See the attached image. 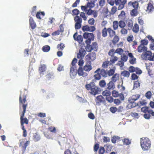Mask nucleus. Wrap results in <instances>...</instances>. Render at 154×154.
<instances>
[{
	"mask_svg": "<svg viewBox=\"0 0 154 154\" xmlns=\"http://www.w3.org/2000/svg\"><path fill=\"white\" fill-rule=\"evenodd\" d=\"M140 83L138 81L134 82V88H136L140 86Z\"/></svg>",
	"mask_w": 154,
	"mask_h": 154,
	"instance_id": "nucleus-57",
	"label": "nucleus"
},
{
	"mask_svg": "<svg viewBox=\"0 0 154 154\" xmlns=\"http://www.w3.org/2000/svg\"><path fill=\"white\" fill-rule=\"evenodd\" d=\"M137 50L138 52L140 53L143 52H145L147 50V48L144 46H142L140 45L139 46Z\"/></svg>",
	"mask_w": 154,
	"mask_h": 154,
	"instance_id": "nucleus-20",
	"label": "nucleus"
},
{
	"mask_svg": "<svg viewBox=\"0 0 154 154\" xmlns=\"http://www.w3.org/2000/svg\"><path fill=\"white\" fill-rule=\"evenodd\" d=\"M121 74L122 76L127 78H129L130 75L129 72L126 70L122 72Z\"/></svg>",
	"mask_w": 154,
	"mask_h": 154,
	"instance_id": "nucleus-21",
	"label": "nucleus"
},
{
	"mask_svg": "<svg viewBox=\"0 0 154 154\" xmlns=\"http://www.w3.org/2000/svg\"><path fill=\"white\" fill-rule=\"evenodd\" d=\"M77 74V71L74 67H72L70 68L69 75L72 79H74Z\"/></svg>",
	"mask_w": 154,
	"mask_h": 154,
	"instance_id": "nucleus-14",
	"label": "nucleus"
},
{
	"mask_svg": "<svg viewBox=\"0 0 154 154\" xmlns=\"http://www.w3.org/2000/svg\"><path fill=\"white\" fill-rule=\"evenodd\" d=\"M153 9V6L151 3H149L147 7V11L148 12H151Z\"/></svg>",
	"mask_w": 154,
	"mask_h": 154,
	"instance_id": "nucleus-32",
	"label": "nucleus"
},
{
	"mask_svg": "<svg viewBox=\"0 0 154 154\" xmlns=\"http://www.w3.org/2000/svg\"><path fill=\"white\" fill-rule=\"evenodd\" d=\"M108 29L106 28H104L102 30V36L105 37L107 35Z\"/></svg>",
	"mask_w": 154,
	"mask_h": 154,
	"instance_id": "nucleus-30",
	"label": "nucleus"
},
{
	"mask_svg": "<svg viewBox=\"0 0 154 154\" xmlns=\"http://www.w3.org/2000/svg\"><path fill=\"white\" fill-rule=\"evenodd\" d=\"M91 46L93 50L95 51H97L98 48V46L96 42H93Z\"/></svg>",
	"mask_w": 154,
	"mask_h": 154,
	"instance_id": "nucleus-27",
	"label": "nucleus"
},
{
	"mask_svg": "<svg viewBox=\"0 0 154 154\" xmlns=\"http://www.w3.org/2000/svg\"><path fill=\"white\" fill-rule=\"evenodd\" d=\"M48 130L51 132L56 133V129L55 127L53 126L49 127L48 128Z\"/></svg>",
	"mask_w": 154,
	"mask_h": 154,
	"instance_id": "nucleus-46",
	"label": "nucleus"
},
{
	"mask_svg": "<svg viewBox=\"0 0 154 154\" xmlns=\"http://www.w3.org/2000/svg\"><path fill=\"white\" fill-rule=\"evenodd\" d=\"M100 71V69L98 68L96 71H95L94 72L95 73H96L94 77L95 79L99 80H100L101 77V75L100 73L99 72Z\"/></svg>",
	"mask_w": 154,
	"mask_h": 154,
	"instance_id": "nucleus-17",
	"label": "nucleus"
},
{
	"mask_svg": "<svg viewBox=\"0 0 154 154\" xmlns=\"http://www.w3.org/2000/svg\"><path fill=\"white\" fill-rule=\"evenodd\" d=\"M142 57L143 59L153 60V56L152 53L149 51H147L144 54H142Z\"/></svg>",
	"mask_w": 154,
	"mask_h": 154,
	"instance_id": "nucleus-8",
	"label": "nucleus"
},
{
	"mask_svg": "<svg viewBox=\"0 0 154 154\" xmlns=\"http://www.w3.org/2000/svg\"><path fill=\"white\" fill-rule=\"evenodd\" d=\"M149 108V107L147 106L143 107L141 109V111L143 112L146 113L148 112V111L149 110H148Z\"/></svg>",
	"mask_w": 154,
	"mask_h": 154,
	"instance_id": "nucleus-56",
	"label": "nucleus"
},
{
	"mask_svg": "<svg viewBox=\"0 0 154 154\" xmlns=\"http://www.w3.org/2000/svg\"><path fill=\"white\" fill-rule=\"evenodd\" d=\"M110 110L112 113H114L117 111V108L116 107H112L110 108Z\"/></svg>",
	"mask_w": 154,
	"mask_h": 154,
	"instance_id": "nucleus-64",
	"label": "nucleus"
},
{
	"mask_svg": "<svg viewBox=\"0 0 154 154\" xmlns=\"http://www.w3.org/2000/svg\"><path fill=\"white\" fill-rule=\"evenodd\" d=\"M36 9V6H34L32 8L31 13L32 15L34 16L35 14Z\"/></svg>",
	"mask_w": 154,
	"mask_h": 154,
	"instance_id": "nucleus-50",
	"label": "nucleus"
},
{
	"mask_svg": "<svg viewBox=\"0 0 154 154\" xmlns=\"http://www.w3.org/2000/svg\"><path fill=\"white\" fill-rule=\"evenodd\" d=\"M33 139L35 141H38L40 139V137L37 134H35L33 136Z\"/></svg>",
	"mask_w": 154,
	"mask_h": 154,
	"instance_id": "nucleus-41",
	"label": "nucleus"
},
{
	"mask_svg": "<svg viewBox=\"0 0 154 154\" xmlns=\"http://www.w3.org/2000/svg\"><path fill=\"white\" fill-rule=\"evenodd\" d=\"M65 46L64 45L63 43H60V44H58L57 46V48L59 50H63Z\"/></svg>",
	"mask_w": 154,
	"mask_h": 154,
	"instance_id": "nucleus-40",
	"label": "nucleus"
},
{
	"mask_svg": "<svg viewBox=\"0 0 154 154\" xmlns=\"http://www.w3.org/2000/svg\"><path fill=\"white\" fill-rule=\"evenodd\" d=\"M45 15V13L44 12H38L36 15V17L37 18L39 19H41V16L43 17Z\"/></svg>",
	"mask_w": 154,
	"mask_h": 154,
	"instance_id": "nucleus-24",
	"label": "nucleus"
},
{
	"mask_svg": "<svg viewBox=\"0 0 154 154\" xmlns=\"http://www.w3.org/2000/svg\"><path fill=\"white\" fill-rule=\"evenodd\" d=\"M83 38L82 36L81 35H79L76 38V40L79 42L80 44H84V42H83Z\"/></svg>",
	"mask_w": 154,
	"mask_h": 154,
	"instance_id": "nucleus-26",
	"label": "nucleus"
},
{
	"mask_svg": "<svg viewBox=\"0 0 154 154\" xmlns=\"http://www.w3.org/2000/svg\"><path fill=\"white\" fill-rule=\"evenodd\" d=\"M120 32L121 33L122 35L126 34L128 33L127 29L125 28H121Z\"/></svg>",
	"mask_w": 154,
	"mask_h": 154,
	"instance_id": "nucleus-47",
	"label": "nucleus"
},
{
	"mask_svg": "<svg viewBox=\"0 0 154 154\" xmlns=\"http://www.w3.org/2000/svg\"><path fill=\"white\" fill-rule=\"evenodd\" d=\"M74 20L75 22V28L76 29H80L82 26V18L78 16H76L74 17Z\"/></svg>",
	"mask_w": 154,
	"mask_h": 154,
	"instance_id": "nucleus-6",
	"label": "nucleus"
},
{
	"mask_svg": "<svg viewBox=\"0 0 154 154\" xmlns=\"http://www.w3.org/2000/svg\"><path fill=\"white\" fill-rule=\"evenodd\" d=\"M118 60V57L116 56H113L111 57L110 62L111 63V64L112 63H114L115 62L117 61Z\"/></svg>",
	"mask_w": 154,
	"mask_h": 154,
	"instance_id": "nucleus-39",
	"label": "nucleus"
},
{
	"mask_svg": "<svg viewBox=\"0 0 154 154\" xmlns=\"http://www.w3.org/2000/svg\"><path fill=\"white\" fill-rule=\"evenodd\" d=\"M102 94L103 96H106V97H107L110 94V92L109 91L106 90L103 91Z\"/></svg>",
	"mask_w": 154,
	"mask_h": 154,
	"instance_id": "nucleus-48",
	"label": "nucleus"
},
{
	"mask_svg": "<svg viewBox=\"0 0 154 154\" xmlns=\"http://www.w3.org/2000/svg\"><path fill=\"white\" fill-rule=\"evenodd\" d=\"M107 88L109 90L113 89L115 87L114 82L111 81H110L109 83L107 84Z\"/></svg>",
	"mask_w": 154,
	"mask_h": 154,
	"instance_id": "nucleus-19",
	"label": "nucleus"
},
{
	"mask_svg": "<svg viewBox=\"0 0 154 154\" xmlns=\"http://www.w3.org/2000/svg\"><path fill=\"white\" fill-rule=\"evenodd\" d=\"M152 95V93L150 91L147 92L145 94V96L148 99L150 98Z\"/></svg>",
	"mask_w": 154,
	"mask_h": 154,
	"instance_id": "nucleus-51",
	"label": "nucleus"
},
{
	"mask_svg": "<svg viewBox=\"0 0 154 154\" xmlns=\"http://www.w3.org/2000/svg\"><path fill=\"white\" fill-rule=\"evenodd\" d=\"M100 75L104 77H106L108 75V73L107 71L104 70V69H100V71L99 72Z\"/></svg>",
	"mask_w": 154,
	"mask_h": 154,
	"instance_id": "nucleus-23",
	"label": "nucleus"
},
{
	"mask_svg": "<svg viewBox=\"0 0 154 154\" xmlns=\"http://www.w3.org/2000/svg\"><path fill=\"white\" fill-rule=\"evenodd\" d=\"M50 47L48 45L44 46L42 48V50L43 51L45 52H48L50 51Z\"/></svg>",
	"mask_w": 154,
	"mask_h": 154,
	"instance_id": "nucleus-31",
	"label": "nucleus"
},
{
	"mask_svg": "<svg viewBox=\"0 0 154 154\" xmlns=\"http://www.w3.org/2000/svg\"><path fill=\"white\" fill-rule=\"evenodd\" d=\"M117 8L116 6L113 7L111 11V13L112 14H114L117 11Z\"/></svg>",
	"mask_w": 154,
	"mask_h": 154,
	"instance_id": "nucleus-62",
	"label": "nucleus"
},
{
	"mask_svg": "<svg viewBox=\"0 0 154 154\" xmlns=\"http://www.w3.org/2000/svg\"><path fill=\"white\" fill-rule=\"evenodd\" d=\"M106 99L110 103H111L113 101V98L111 97H106Z\"/></svg>",
	"mask_w": 154,
	"mask_h": 154,
	"instance_id": "nucleus-59",
	"label": "nucleus"
},
{
	"mask_svg": "<svg viewBox=\"0 0 154 154\" xmlns=\"http://www.w3.org/2000/svg\"><path fill=\"white\" fill-rule=\"evenodd\" d=\"M22 129L23 131V136L24 137H26L27 136V133L24 127H22Z\"/></svg>",
	"mask_w": 154,
	"mask_h": 154,
	"instance_id": "nucleus-52",
	"label": "nucleus"
},
{
	"mask_svg": "<svg viewBox=\"0 0 154 154\" xmlns=\"http://www.w3.org/2000/svg\"><path fill=\"white\" fill-rule=\"evenodd\" d=\"M86 52L84 48H81L77 54V57L79 59H82L85 56Z\"/></svg>",
	"mask_w": 154,
	"mask_h": 154,
	"instance_id": "nucleus-11",
	"label": "nucleus"
},
{
	"mask_svg": "<svg viewBox=\"0 0 154 154\" xmlns=\"http://www.w3.org/2000/svg\"><path fill=\"white\" fill-rule=\"evenodd\" d=\"M84 38L86 39L85 42L86 44H90L91 41L94 39V36L92 33L85 32L83 34Z\"/></svg>",
	"mask_w": 154,
	"mask_h": 154,
	"instance_id": "nucleus-4",
	"label": "nucleus"
},
{
	"mask_svg": "<svg viewBox=\"0 0 154 154\" xmlns=\"http://www.w3.org/2000/svg\"><path fill=\"white\" fill-rule=\"evenodd\" d=\"M126 2V0H115L116 5L119 6L118 8V10L122 9L124 7L125 5Z\"/></svg>",
	"mask_w": 154,
	"mask_h": 154,
	"instance_id": "nucleus-7",
	"label": "nucleus"
},
{
	"mask_svg": "<svg viewBox=\"0 0 154 154\" xmlns=\"http://www.w3.org/2000/svg\"><path fill=\"white\" fill-rule=\"evenodd\" d=\"M80 16L84 20H86L87 19V17L85 15V14L83 12H81L80 14Z\"/></svg>",
	"mask_w": 154,
	"mask_h": 154,
	"instance_id": "nucleus-55",
	"label": "nucleus"
},
{
	"mask_svg": "<svg viewBox=\"0 0 154 154\" xmlns=\"http://www.w3.org/2000/svg\"><path fill=\"white\" fill-rule=\"evenodd\" d=\"M19 102L20 108L22 106L23 109V111L21 113L20 117L21 125L22 127H24V124H27L28 123L29 121L27 118H24L25 113L26 111V108L28 105V103L26 100V96L24 94H22L21 93H20Z\"/></svg>",
	"mask_w": 154,
	"mask_h": 154,
	"instance_id": "nucleus-1",
	"label": "nucleus"
},
{
	"mask_svg": "<svg viewBox=\"0 0 154 154\" xmlns=\"http://www.w3.org/2000/svg\"><path fill=\"white\" fill-rule=\"evenodd\" d=\"M119 26L121 28H124L125 27L126 24L125 22L120 20L119 22Z\"/></svg>",
	"mask_w": 154,
	"mask_h": 154,
	"instance_id": "nucleus-36",
	"label": "nucleus"
},
{
	"mask_svg": "<svg viewBox=\"0 0 154 154\" xmlns=\"http://www.w3.org/2000/svg\"><path fill=\"white\" fill-rule=\"evenodd\" d=\"M23 141L20 142L19 144V146L21 147L22 151L24 152L26 150V148L29 144L30 141L29 140L27 141L24 144H23Z\"/></svg>",
	"mask_w": 154,
	"mask_h": 154,
	"instance_id": "nucleus-12",
	"label": "nucleus"
},
{
	"mask_svg": "<svg viewBox=\"0 0 154 154\" xmlns=\"http://www.w3.org/2000/svg\"><path fill=\"white\" fill-rule=\"evenodd\" d=\"M133 31L135 33H137L139 31V26L138 24H136L134 26L133 28Z\"/></svg>",
	"mask_w": 154,
	"mask_h": 154,
	"instance_id": "nucleus-37",
	"label": "nucleus"
},
{
	"mask_svg": "<svg viewBox=\"0 0 154 154\" xmlns=\"http://www.w3.org/2000/svg\"><path fill=\"white\" fill-rule=\"evenodd\" d=\"M108 32L109 37L112 38L116 34V32L110 28H108Z\"/></svg>",
	"mask_w": 154,
	"mask_h": 154,
	"instance_id": "nucleus-18",
	"label": "nucleus"
},
{
	"mask_svg": "<svg viewBox=\"0 0 154 154\" xmlns=\"http://www.w3.org/2000/svg\"><path fill=\"white\" fill-rule=\"evenodd\" d=\"M96 104L100 105L101 103H104L105 102L104 98L102 95H99L95 99Z\"/></svg>",
	"mask_w": 154,
	"mask_h": 154,
	"instance_id": "nucleus-9",
	"label": "nucleus"
},
{
	"mask_svg": "<svg viewBox=\"0 0 154 154\" xmlns=\"http://www.w3.org/2000/svg\"><path fill=\"white\" fill-rule=\"evenodd\" d=\"M29 23L30 26L32 29H35L36 27V23L34 22L32 17H30L29 19Z\"/></svg>",
	"mask_w": 154,
	"mask_h": 154,
	"instance_id": "nucleus-16",
	"label": "nucleus"
},
{
	"mask_svg": "<svg viewBox=\"0 0 154 154\" xmlns=\"http://www.w3.org/2000/svg\"><path fill=\"white\" fill-rule=\"evenodd\" d=\"M140 97V95L138 94L132 96L128 100V101L129 102L131 103L132 104L131 105L129 104L128 105L129 106L130 105V107L131 108L135 107L136 106V104L135 103H134V102L138 100L139 98Z\"/></svg>",
	"mask_w": 154,
	"mask_h": 154,
	"instance_id": "nucleus-5",
	"label": "nucleus"
},
{
	"mask_svg": "<svg viewBox=\"0 0 154 154\" xmlns=\"http://www.w3.org/2000/svg\"><path fill=\"white\" fill-rule=\"evenodd\" d=\"M136 68L132 66H130L128 68L129 72H135Z\"/></svg>",
	"mask_w": 154,
	"mask_h": 154,
	"instance_id": "nucleus-54",
	"label": "nucleus"
},
{
	"mask_svg": "<svg viewBox=\"0 0 154 154\" xmlns=\"http://www.w3.org/2000/svg\"><path fill=\"white\" fill-rule=\"evenodd\" d=\"M91 65V62L90 61H88L84 67V70L87 72H89L92 69Z\"/></svg>",
	"mask_w": 154,
	"mask_h": 154,
	"instance_id": "nucleus-13",
	"label": "nucleus"
},
{
	"mask_svg": "<svg viewBox=\"0 0 154 154\" xmlns=\"http://www.w3.org/2000/svg\"><path fill=\"white\" fill-rule=\"evenodd\" d=\"M95 28L94 26H90L88 25L84 26L82 27V29L83 31H88L93 32L95 30Z\"/></svg>",
	"mask_w": 154,
	"mask_h": 154,
	"instance_id": "nucleus-10",
	"label": "nucleus"
},
{
	"mask_svg": "<svg viewBox=\"0 0 154 154\" xmlns=\"http://www.w3.org/2000/svg\"><path fill=\"white\" fill-rule=\"evenodd\" d=\"M107 72L108 75L109 76H111L115 74V69H110Z\"/></svg>",
	"mask_w": 154,
	"mask_h": 154,
	"instance_id": "nucleus-34",
	"label": "nucleus"
},
{
	"mask_svg": "<svg viewBox=\"0 0 154 154\" xmlns=\"http://www.w3.org/2000/svg\"><path fill=\"white\" fill-rule=\"evenodd\" d=\"M131 14L132 16H135L137 15V9H134L131 11Z\"/></svg>",
	"mask_w": 154,
	"mask_h": 154,
	"instance_id": "nucleus-45",
	"label": "nucleus"
},
{
	"mask_svg": "<svg viewBox=\"0 0 154 154\" xmlns=\"http://www.w3.org/2000/svg\"><path fill=\"white\" fill-rule=\"evenodd\" d=\"M121 60L123 61L126 62L127 60L128 57L125 54H123V56L122 55L121 56Z\"/></svg>",
	"mask_w": 154,
	"mask_h": 154,
	"instance_id": "nucleus-58",
	"label": "nucleus"
},
{
	"mask_svg": "<svg viewBox=\"0 0 154 154\" xmlns=\"http://www.w3.org/2000/svg\"><path fill=\"white\" fill-rule=\"evenodd\" d=\"M106 83L105 81L102 80L100 81L99 82V85L102 88H104L106 86Z\"/></svg>",
	"mask_w": 154,
	"mask_h": 154,
	"instance_id": "nucleus-35",
	"label": "nucleus"
},
{
	"mask_svg": "<svg viewBox=\"0 0 154 154\" xmlns=\"http://www.w3.org/2000/svg\"><path fill=\"white\" fill-rule=\"evenodd\" d=\"M123 52V50L121 48H118L116 50L115 53L122 55Z\"/></svg>",
	"mask_w": 154,
	"mask_h": 154,
	"instance_id": "nucleus-49",
	"label": "nucleus"
},
{
	"mask_svg": "<svg viewBox=\"0 0 154 154\" xmlns=\"http://www.w3.org/2000/svg\"><path fill=\"white\" fill-rule=\"evenodd\" d=\"M119 22L117 21H114L112 23V26L114 30H116L118 29L119 26Z\"/></svg>",
	"mask_w": 154,
	"mask_h": 154,
	"instance_id": "nucleus-28",
	"label": "nucleus"
},
{
	"mask_svg": "<svg viewBox=\"0 0 154 154\" xmlns=\"http://www.w3.org/2000/svg\"><path fill=\"white\" fill-rule=\"evenodd\" d=\"M87 6L88 8H91L94 7L95 6V5L94 2H91L88 3Z\"/></svg>",
	"mask_w": 154,
	"mask_h": 154,
	"instance_id": "nucleus-43",
	"label": "nucleus"
},
{
	"mask_svg": "<svg viewBox=\"0 0 154 154\" xmlns=\"http://www.w3.org/2000/svg\"><path fill=\"white\" fill-rule=\"evenodd\" d=\"M85 87L89 92L94 96L98 94L100 91V88L96 85L93 80L89 84H86Z\"/></svg>",
	"mask_w": 154,
	"mask_h": 154,
	"instance_id": "nucleus-2",
	"label": "nucleus"
},
{
	"mask_svg": "<svg viewBox=\"0 0 154 154\" xmlns=\"http://www.w3.org/2000/svg\"><path fill=\"white\" fill-rule=\"evenodd\" d=\"M93 11L91 9V8H88V10L86 11V13L88 15H90L92 14L93 13Z\"/></svg>",
	"mask_w": 154,
	"mask_h": 154,
	"instance_id": "nucleus-60",
	"label": "nucleus"
},
{
	"mask_svg": "<svg viewBox=\"0 0 154 154\" xmlns=\"http://www.w3.org/2000/svg\"><path fill=\"white\" fill-rule=\"evenodd\" d=\"M111 65L110 62L109 61H105L103 63L102 66L103 68H106L109 66Z\"/></svg>",
	"mask_w": 154,
	"mask_h": 154,
	"instance_id": "nucleus-38",
	"label": "nucleus"
},
{
	"mask_svg": "<svg viewBox=\"0 0 154 154\" xmlns=\"http://www.w3.org/2000/svg\"><path fill=\"white\" fill-rule=\"evenodd\" d=\"M87 56L89 57L90 60L92 61L96 59V55L94 52L90 53Z\"/></svg>",
	"mask_w": 154,
	"mask_h": 154,
	"instance_id": "nucleus-22",
	"label": "nucleus"
},
{
	"mask_svg": "<svg viewBox=\"0 0 154 154\" xmlns=\"http://www.w3.org/2000/svg\"><path fill=\"white\" fill-rule=\"evenodd\" d=\"M87 45L85 47V49L86 51L88 52H90L92 51V50H93L92 49L91 46V45H90V44H86Z\"/></svg>",
	"mask_w": 154,
	"mask_h": 154,
	"instance_id": "nucleus-44",
	"label": "nucleus"
},
{
	"mask_svg": "<svg viewBox=\"0 0 154 154\" xmlns=\"http://www.w3.org/2000/svg\"><path fill=\"white\" fill-rule=\"evenodd\" d=\"M138 6V2H133V7L134 9H137Z\"/></svg>",
	"mask_w": 154,
	"mask_h": 154,
	"instance_id": "nucleus-63",
	"label": "nucleus"
},
{
	"mask_svg": "<svg viewBox=\"0 0 154 154\" xmlns=\"http://www.w3.org/2000/svg\"><path fill=\"white\" fill-rule=\"evenodd\" d=\"M46 69V67L45 65H42L39 68V73L41 74L42 72L45 71Z\"/></svg>",
	"mask_w": 154,
	"mask_h": 154,
	"instance_id": "nucleus-29",
	"label": "nucleus"
},
{
	"mask_svg": "<svg viewBox=\"0 0 154 154\" xmlns=\"http://www.w3.org/2000/svg\"><path fill=\"white\" fill-rule=\"evenodd\" d=\"M104 152L105 149L103 147H100L99 150V154H103Z\"/></svg>",
	"mask_w": 154,
	"mask_h": 154,
	"instance_id": "nucleus-61",
	"label": "nucleus"
},
{
	"mask_svg": "<svg viewBox=\"0 0 154 154\" xmlns=\"http://www.w3.org/2000/svg\"><path fill=\"white\" fill-rule=\"evenodd\" d=\"M140 145L143 150H148L150 147V141L147 138H142L140 139Z\"/></svg>",
	"mask_w": 154,
	"mask_h": 154,
	"instance_id": "nucleus-3",
	"label": "nucleus"
},
{
	"mask_svg": "<svg viewBox=\"0 0 154 154\" xmlns=\"http://www.w3.org/2000/svg\"><path fill=\"white\" fill-rule=\"evenodd\" d=\"M133 26V22L132 20H128L127 23V26L128 27V29L130 30L132 28Z\"/></svg>",
	"mask_w": 154,
	"mask_h": 154,
	"instance_id": "nucleus-33",
	"label": "nucleus"
},
{
	"mask_svg": "<svg viewBox=\"0 0 154 154\" xmlns=\"http://www.w3.org/2000/svg\"><path fill=\"white\" fill-rule=\"evenodd\" d=\"M78 74L79 76H82L83 77L87 76L88 74L85 72H84L83 68L81 67H79L77 71Z\"/></svg>",
	"mask_w": 154,
	"mask_h": 154,
	"instance_id": "nucleus-15",
	"label": "nucleus"
},
{
	"mask_svg": "<svg viewBox=\"0 0 154 154\" xmlns=\"http://www.w3.org/2000/svg\"><path fill=\"white\" fill-rule=\"evenodd\" d=\"M112 96L115 97H118L119 96V94L118 92L114 90L112 92Z\"/></svg>",
	"mask_w": 154,
	"mask_h": 154,
	"instance_id": "nucleus-53",
	"label": "nucleus"
},
{
	"mask_svg": "<svg viewBox=\"0 0 154 154\" xmlns=\"http://www.w3.org/2000/svg\"><path fill=\"white\" fill-rule=\"evenodd\" d=\"M119 77V74H117V73H115V74H114V75H112V76L111 78V81L113 82H115L118 79Z\"/></svg>",
	"mask_w": 154,
	"mask_h": 154,
	"instance_id": "nucleus-25",
	"label": "nucleus"
},
{
	"mask_svg": "<svg viewBox=\"0 0 154 154\" xmlns=\"http://www.w3.org/2000/svg\"><path fill=\"white\" fill-rule=\"evenodd\" d=\"M119 37L117 35H115L112 40V43L113 44H115L119 41Z\"/></svg>",
	"mask_w": 154,
	"mask_h": 154,
	"instance_id": "nucleus-42",
	"label": "nucleus"
}]
</instances>
